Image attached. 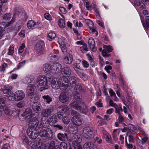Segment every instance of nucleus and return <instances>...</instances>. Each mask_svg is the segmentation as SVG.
Masks as SVG:
<instances>
[{
	"label": "nucleus",
	"instance_id": "obj_13",
	"mask_svg": "<svg viewBox=\"0 0 149 149\" xmlns=\"http://www.w3.org/2000/svg\"><path fill=\"white\" fill-rule=\"evenodd\" d=\"M44 44L43 41H40L38 42L36 46V49L38 54H41L44 50Z\"/></svg>",
	"mask_w": 149,
	"mask_h": 149
},
{
	"label": "nucleus",
	"instance_id": "obj_58",
	"mask_svg": "<svg viewBox=\"0 0 149 149\" xmlns=\"http://www.w3.org/2000/svg\"><path fill=\"white\" fill-rule=\"evenodd\" d=\"M24 47H25V45L24 44L22 43L19 49V52L22 53L24 50Z\"/></svg>",
	"mask_w": 149,
	"mask_h": 149
},
{
	"label": "nucleus",
	"instance_id": "obj_18",
	"mask_svg": "<svg viewBox=\"0 0 149 149\" xmlns=\"http://www.w3.org/2000/svg\"><path fill=\"white\" fill-rule=\"evenodd\" d=\"M72 139V140H73L72 143L74 145L76 144H78L81 141V136L79 134H73Z\"/></svg>",
	"mask_w": 149,
	"mask_h": 149
},
{
	"label": "nucleus",
	"instance_id": "obj_5",
	"mask_svg": "<svg viewBox=\"0 0 149 149\" xmlns=\"http://www.w3.org/2000/svg\"><path fill=\"white\" fill-rule=\"evenodd\" d=\"M36 84L38 86H42L39 90L40 92L47 89L48 87L47 77L44 75H41L38 76Z\"/></svg>",
	"mask_w": 149,
	"mask_h": 149
},
{
	"label": "nucleus",
	"instance_id": "obj_10",
	"mask_svg": "<svg viewBox=\"0 0 149 149\" xmlns=\"http://www.w3.org/2000/svg\"><path fill=\"white\" fill-rule=\"evenodd\" d=\"M33 115L32 110L29 108H26L25 111L22 113L21 115V116L20 117V119H21V116L24 117V119L26 118H28V119H29L30 118L32 117Z\"/></svg>",
	"mask_w": 149,
	"mask_h": 149
},
{
	"label": "nucleus",
	"instance_id": "obj_54",
	"mask_svg": "<svg viewBox=\"0 0 149 149\" xmlns=\"http://www.w3.org/2000/svg\"><path fill=\"white\" fill-rule=\"evenodd\" d=\"M126 135L129 137V142L130 143L132 142L134 140L133 136L130 135V134H129V132H127Z\"/></svg>",
	"mask_w": 149,
	"mask_h": 149
},
{
	"label": "nucleus",
	"instance_id": "obj_38",
	"mask_svg": "<svg viewBox=\"0 0 149 149\" xmlns=\"http://www.w3.org/2000/svg\"><path fill=\"white\" fill-rule=\"evenodd\" d=\"M6 98L4 97L0 96V108L2 109L3 106V104H4L5 102Z\"/></svg>",
	"mask_w": 149,
	"mask_h": 149
},
{
	"label": "nucleus",
	"instance_id": "obj_29",
	"mask_svg": "<svg viewBox=\"0 0 149 149\" xmlns=\"http://www.w3.org/2000/svg\"><path fill=\"white\" fill-rule=\"evenodd\" d=\"M37 149H45L46 145L45 144L42 142L38 141L36 142Z\"/></svg>",
	"mask_w": 149,
	"mask_h": 149
},
{
	"label": "nucleus",
	"instance_id": "obj_9",
	"mask_svg": "<svg viewBox=\"0 0 149 149\" xmlns=\"http://www.w3.org/2000/svg\"><path fill=\"white\" fill-rule=\"evenodd\" d=\"M1 89L4 94H8V95L13 96V93L11 91L12 87L11 86L8 85H3L1 86Z\"/></svg>",
	"mask_w": 149,
	"mask_h": 149
},
{
	"label": "nucleus",
	"instance_id": "obj_32",
	"mask_svg": "<svg viewBox=\"0 0 149 149\" xmlns=\"http://www.w3.org/2000/svg\"><path fill=\"white\" fill-rule=\"evenodd\" d=\"M44 100L48 104H49L52 101V98L49 95H45L42 96Z\"/></svg>",
	"mask_w": 149,
	"mask_h": 149
},
{
	"label": "nucleus",
	"instance_id": "obj_25",
	"mask_svg": "<svg viewBox=\"0 0 149 149\" xmlns=\"http://www.w3.org/2000/svg\"><path fill=\"white\" fill-rule=\"evenodd\" d=\"M28 146L29 149H37L36 143L32 141H29L28 143Z\"/></svg>",
	"mask_w": 149,
	"mask_h": 149
},
{
	"label": "nucleus",
	"instance_id": "obj_35",
	"mask_svg": "<svg viewBox=\"0 0 149 149\" xmlns=\"http://www.w3.org/2000/svg\"><path fill=\"white\" fill-rule=\"evenodd\" d=\"M119 115V116L118 119V120L120 123H122L124 122V118L121 115L120 112H119V111H118L116 112Z\"/></svg>",
	"mask_w": 149,
	"mask_h": 149
},
{
	"label": "nucleus",
	"instance_id": "obj_31",
	"mask_svg": "<svg viewBox=\"0 0 149 149\" xmlns=\"http://www.w3.org/2000/svg\"><path fill=\"white\" fill-rule=\"evenodd\" d=\"M49 121L52 123H55L57 121V119L56 116L55 115L53 114H51L49 118Z\"/></svg>",
	"mask_w": 149,
	"mask_h": 149
},
{
	"label": "nucleus",
	"instance_id": "obj_4",
	"mask_svg": "<svg viewBox=\"0 0 149 149\" xmlns=\"http://www.w3.org/2000/svg\"><path fill=\"white\" fill-rule=\"evenodd\" d=\"M70 86L71 89L74 90L76 92H83L84 91L82 87L79 84V79L76 77L73 76L70 77L69 79Z\"/></svg>",
	"mask_w": 149,
	"mask_h": 149
},
{
	"label": "nucleus",
	"instance_id": "obj_1",
	"mask_svg": "<svg viewBox=\"0 0 149 149\" xmlns=\"http://www.w3.org/2000/svg\"><path fill=\"white\" fill-rule=\"evenodd\" d=\"M27 132L28 135L32 139H36L38 135L49 140L52 139L54 137L53 131L50 128H47L46 130H41L38 133L36 128H28Z\"/></svg>",
	"mask_w": 149,
	"mask_h": 149
},
{
	"label": "nucleus",
	"instance_id": "obj_42",
	"mask_svg": "<svg viewBox=\"0 0 149 149\" xmlns=\"http://www.w3.org/2000/svg\"><path fill=\"white\" fill-rule=\"evenodd\" d=\"M88 44L90 47H93V46H95V42L93 39L91 38L88 40Z\"/></svg>",
	"mask_w": 149,
	"mask_h": 149
},
{
	"label": "nucleus",
	"instance_id": "obj_24",
	"mask_svg": "<svg viewBox=\"0 0 149 149\" xmlns=\"http://www.w3.org/2000/svg\"><path fill=\"white\" fill-rule=\"evenodd\" d=\"M58 57L57 55L55 53L49 55V59L51 62L53 61H56L58 60Z\"/></svg>",
	"mask_w": 149,
	"mask_h": 149
},
{
	"label": "nucleus",
	"instance_id": "obj_14",
	"mask_svg": "<svg viewBox=\"0 0 149 149\" xmlns=\"http://www.w3.org/2000/svg\"><path fill=\"white\" fill-rule=\"evenodd\" d=\"M53 111V107H51L48 108L42 109L41 115L43 117H48Z\"/></svg>",
	"mask_w": 149,
	"mask_h": 149
},
{
	"label": "nucleus",
	"instance_id": "obj_30",
	"mask_svg": "<svg viewBox=\"0 0 149 149\" xmlns=\"http://www.w3.org/2000/svg\"><path fill=\"white\" fill-rule=\"evenodd\" d=\"M118 129H114L112 132V137L113 139L115 141H117L118 136V135L119 133L117 132Z\"/></svg>",
	"mask_w": 149,
	"mask_h": 149
},
{
	"label": "nucleus",
	"instance_id": "obj_64",
	"mask_svg": "<svg viewBox=\"0 0 149 149\" xmlns=\"http://www.w3.org/2000/svg\"><path fill=\"white\" fill-rule=\"evenodd\" d=\"M97 63L95 61L93 60L90 62V65L92 67H95L97 65Z\"/></svg>",
	"mask_w": 149,
	"mask_h": 149
},
{
	"label": "nucleus",
	"instance_id": "obj_44",
	"mask_svg": "<svg viewBox=\"0 0 149 149\" xmlns=\"http://www.w3.org/2000/svg\"><path fill=\"white\" fill-rule=\"evenodd\" d=\"M56 36V34L54 33H49L48 34V39L49 40H51Z\"/></svg>",
	"mask_w": 149,
	"mask_h": 149
},
{
	"label": "nucleus",
	"instance_id": "obj_16",
	"mask_svg": "<svg viewBox=\"0 0 149 149\" xmlns=\"http://www.w3.org/2000/svg\"><path fill=\"white\" fill-rule=\"evenodd\" d=\"M71 120L74 124L78 126H80L82 123L81 115L77 116V117H73Z\"/></svg>",
	"mask_w": 149,
	"mask_h": 149
},
{
	"label": "nucleus",
	"instance_id": "obj_26",
	"mask_svg": "<svg viewBox=\"0 0 149 149\" xmlns=\"http://www.w3.org/2000/svg\"><path fill=\"white\" fill-rule=\"evenodd\" d=\"M61 110L64 112L66 115L69 114V108L68 106L65 104H63L61 106Z\"/></svg>",
	"mask_w": 149,
	"mask_h": 149
},
{
	"label": "nucleus",
	"instance_id": "obj_52",
	"mask_svg": "<svg viewBox=\"0 0 149 149\" xmlns=\"http://www.w3.org/2000/svg\"><path fill=\"white\" fill-rule=\"evenodd\" d=\"M44 17L47 19L48 20H51L52 18L51 15L48 13H46L44 15Z\"/></svg>",
	"mask_w": 149,
	"mask_h": 149
},
{
	"label": "nucleus",
	"instance_id": "obj_37",
	"mask_svg": "<svg viewBox=\"0 0 149 149\" xmlns=\"http://www.w3.org/2000/svg\"><path fill=\"white\" fill-rule=\"evenodd\" d=\"M58 24L59 26L61 28H63L65 27V24L64 20L62 19H60L58 22Z\"/></svg>",
	"mask_w": 149,
	"mask_h": 149
},
{
	"label": "nucleus",
	"instance_id": "obj_57",
	"mask_svg": "<svg viewBox=\"0 0 149 149\" xmlns=\"http://www.w3.org/2000/svg\"><path fill=\"white\" fill-rule=\"evenodd\" d=\"M74 68V69L76 71H77V69H81V67H80L79 63H75L73 65Z\"/></svg>",
	"mask_w": 149,
	"mask_h": 149
},
{
	"label": "nucleus",
	"instance_id": "obj_43",
	"mask_svg": "<svg viewBox=\"0 0 149 149\" xmlns=\"http://www.w3.org/2000/svg\"><path fill=\"white\" fill-rule=\"evenodd\" d=\"M25 105V103L24 101H21L17 103L16 106L19 108L24 107Z\"/></svg>",
	"mask_w": 149,
	"mask_h": 149
},
{
	"label": "nucleus",
	"instance_id": "obj_36",
	"mask_svg": "<svg viewBox=\"0 0 149 149\" xmlns=\"http://www.w3.org/2000/svg\"><path fill=\"white\" fill-rule=\"evenodd\" d=\"M14 47L13 45H11L8 49L7 54L8 55H13L14 52Z\"/></svg>",
	"mask_w": 149,
	"mask_h": 149
},
{
	"label": "nucleus",
	"instance_id": "obj_41",
	"mask_svg": "<svg viewBox=\"0 0 149 149\" xmlns=\"http://www.w3.org/2000/svg\"><path fill=\"white\" fill-rule=\"evenodd\" d=\"M60 47L62 52L64 54H66L67 52V49L65 44L63 43H61L60 45Z\"/></svg>",
	"mask_w": 149,
	"mask_h": 149
},
{
	"label": "nucleus",
	"instance_id": "obj_62",
	"mask_svg": "<svg viewBox=\"0 0 149 149\" xmlns=\"http://www.w3.org/2000/svg\"><path fill=\"white\" fill-rule=\"evenodd\" d=\"M146 24L145 26L146 27L149 28V16H147L146 17Z\"/></svg>",
	"mask_w": 149,
	"mask_h": 149
},
{
	"label": "nucleus",
	"instance_id": "obj_56",
	"mask_svg": "<svg viewBox=\"0 0 149 149\" xmlns=\"http://www.w3.org/2000/svg\"><path fill=\"white\" fill-rule=\"evenodd\" d=\"M125 145L127 146V148L129 149H132L133 147V145L131 143H128L127 141V139L125 138Z\"/></svg>",
	"mask_w": 149,
	"mask_h": 149
},
{
	"label": "nucleus",
	"instance_id": "obj_39",
	"mask_svg": "<svg viewBox=\"0 0 149 149\" xmlns=\"http://www.w3.org/2000/svg\"><path fill=\"white\" fill-rule=\"evenodd\" d=\"M73 95L74 96V98L75 99L78 101L80 100L81 98V96L78 92H73Z\"/></svg>",
	"mask_w": 149,
	"mask_h": 149
},
{
	"label": "nucleus",
	"instance_id": "obj_6",
	"mask_svg": "<svg viewBox=\"0 0 149 149\" xmlns=\"http://www.w3.org/2000/svg\"><path fill=\"white\" fill-rule=\"evenodd\" d=\"M93 129L89 127H84L83 129V135L86 139H89L92 138L94 136Z\"/></svg>",
	"mask_w": 149,
	"mask_h": 149
},
{
	"label": "nucleus",
	"instance_id": "obj_8",
	"mask_svg": "<svg viewBox=\"0 0 149 149\" xmlns=\"http://www.w3.org/2000/svg\"><path fill=\"white\" fill-rule=\"evenodd\" d=\"M104 49L102 50V54L103 56L105 57H108L110 56L109 54H107L112 51L113 49L112 47L110 45H104L103 46Z\"/></svg>",
	"mask_w": 149,
	"mask_h": 149
},
{
	"label": "nucleus",
	"instance_id": "obj_23",
	"mask_svg": "<svg viewBox=\"0 0 149 149\" xmlns=\"http://www.w3.org/2000/svg\"><path fill=\"white\" fill-rule=\"evenodd\" d=\"M129 131L127 132H129V134H135L136 132V128L133 125L129 124L128 126Z\"/></svg>",
	"mask_w": 149,
	"mask_h": 149
},
{
	"label": "nucleus",
	"instance_id": "obj_20",
	"mask_svg": "<svg viewBox=\"0 0 149 149\" xmlns=\"http://www.w3.org/2000/svg\"><path fill=\"white\" fill-rule=\"evenodd\" d=\"M62 74L65 76H68L71 74V70L69 68L65 67L62 69L61 72Z\"/></svg>",
	"mask_w": 149,
	"mask_h": 149
},
{
	"label": "nucleus",
	"instance_id": "obj_48",
	"mask_svg": "<svg viewBox=\"0 0 149 149\" xmlns=\"http://www.w3.org/2000/svg\"><path fill=\"white\" fill-rule=\"evenodd\" d=\"M84 4L85 5L87 9L90 10L91 9V7L90 6L89 2L88 0H84Z\"/></svg>",
	"mask_w": 149,
	"mask_h": 149
},
{
	"label": "nucleus",
	"instance_id": "obj_34",
	"mask_svg": "<svg viewBox=\"0 0 149 149\" xmlns=\"http://www.w3.org/2000/svg\"><path fill=\"white\" fill-rule=\"evenodd\" d=\"M7 26V24L6 22H2L0 24V31L4 32V30Z\"/></svg>",
	"mask_w": 149,
	"mask_h": 149
},
{
	"label": "nucleus",
	"instance_id": "obj_60",
	"mask_svg": "<svg viewBox=\"0 0 149 149\" xmlns=\"http://www.w3.org/2000/svg\"><path fill=\"white\" fill-rule=\"evenodd\" d=\"M1 149H10L8 144L6 143L2 146Z\"/></svg>",
	"mask_w": 149,
	"mask_h": 149
},
{
	"label": "nucleus",
	"instance_id": "obj_2",
	"mask_svg": "<svg viewBox=\"0 0 149 149\" xmlns=\"http://www.w3.org/2000/svg\"><path fill=\"white\" fill-rule=\"evenodd\" d=\"M69 82V80L66 78L60 77L58 79L54 77L52 79L51 86L54 89L60 88L63 91L66 89L70 86Z\"/></svg>",
	"mask_w": 149,
	"mask_h": 149
},
{
	"label": "nucleus",
	"instance_id": "obj_47",
	"mask_svg": "<svg viewBox=\"0 0 149 149\" xmlns=\"http://www.w3.org/2000/svg\"><path fill=\"white\" fill-rule=\"evenodd\" d=\"M104 137L105 138L106 141L109 143L112 144L113 143V142L112 141L111 139V137L109 134L108 135H105Z\"/></svg>",
	"mask_w": 149,
	"mask_h": 149
},
{
	"label": "nucleus",
	"instance_id": "obj_61",
	"mask_svg": "<svg viewBox=\"0 0 149 149\" xmlns=\"http://www.w3.org/2000/svg\"><path fill=\"white\" fill-rule=\"evenodd\" d=\"M82 63L84 66L86 68H87L89 66V64L87 61L84 60L82 61Z\"/></svg>",
	"mask_w": 149,
	"mask_h": 149
},
{
	"label": "nucleus",
	"instance_id": "obj_21",
	"mask_svg": "<svg viewBox=\"0 0 149 149\" xmlns=\"http://www.w3.org/2000/svg\"><path fill=\"white\" fill-rule=\"evenodd\" d=\"M58 139L62 141H66L68 140V134L66 133H59L57 135Z\"/></svg>",
	"mask_w": 149,
	"mask_h": 149
},
{
	"label": "nucleus",
	"instance_id": "obj_51",
	"mask_svg": "<svg viewBox=\"0 0 149 149\" xmlns=\"http://www.w3.org/2000/svg\"><path fill=\"white\" fill-rule=\"evenodd\" d=\"M79 76L84 81H86L88 79V77L84 73H80Z\"/></svg>",
	"mask_w": 149,
	"mask_h": 149
},
{
	"label": "nucleus",
	"instance_id": "obj_49",
	"mask_svg": "<svg viewBox=\"0 0 149 149\" xmlns=\"http://www.w3.org/2000/svg\"><path fill=\"white\" fill-rule=\"evenodd\" d=\"M60 149H67V144L65 142H61L60 145Z\"/></svg>",
	"mask_w": 149,
	"mask_h": 149
},
{
	"label": "nucleus",
	"instance_id": "obj_3",
	"mask_svg": "<svg viewBox=\"0 0 149 149\" xmlns=\"http://www.w3.org/2000/svg\"><path fill=\"white\" fill-rule=\"evenodd\" d=\"M43 69L46 73L56 74L61 71L62 65L61 64L57 62L51 65L49 64L45 63L43 65Z\"/></svg>",
	"mask_w": 149,
	"mask_h": 149
},
{
	"label": "nucleus",
	"instance_id": "obj_46",
	"mask_svg": "<svg viewBox=\"0 0 149 149\" xmlns=\"http://www.w3.org/2000/svg\"><path fill=\"white\" fill-rule=\"evenodd\" d=\"M3 18L5 20L9 21L11 18V15L10 13H6L3 15Z\"/></svg>",
	"mask_w": 149,
	"mask_h": 149
},
{
	"label": "nucleus",
	"instance_id": "obj_12",
	"mask_svg": "<svg viewBox=\"0 0 149 149\" xmlns=\"http://www.w3.org/2000/svg\"><path fill=\"white\" fill-rule=\"evenodd\" d=\"M28 121L31 124V126L29 128H37L39 123V121L37 117H32Z\"/></svg>",
	"mask_w": 149,
	"mask_h": 149
},
{
	"label": "nucleus",
	"instance_id": "obj_63",
	"mask_svg": "<svg viewBox=\"0 0 149 149\" xmlns=\"http://www.w3.org/2000/svg\"><path fill=\"white\" fill-rule=\"evenodd\" d=\"M134 5L135 6H139L141 4V3L139 0H135L134 2Z\"/></svg>",
	"mask_w": 149,
	"mask_h": 149
},
{
	"label": "nucleus",
	"instance_id": "obj_22",
	"mask_svg": "<svg viewBox=\"0 0 149 149\" xmlns=\"http://www.w3.org/2000/svg\"><path fill=\"white\" fill-rule=\"evenodd\" d=\"M73 61L72 55L69 54L67 56L65 57L63 59V62L67 64H70Z\"/></svg>",
	"mask_w": 149,
	"mask_h": 149
},
{
	"label": "nucleus",
	"instance_id": "obj_59",
	"mask_svg": "<svg viewBox=\"0 0 149 149\" xmlns=\"http://www.w3.org/2000/svg\"><path fill=\"white\" fill-rule=\"evenodd\" d=\"M47 123H46L45 122L44 123L42 121L40 124V127L45 128L47 127Z\"/></svg>",
	"mask_w": 149,
	"mask_h": 149
},
{
	"label": "nucleus",
	"instance_id": "obj_19",
	"mask_svg": "<svg viewBox=\"0 0 149 149\" xmlns=\"http://www.w3.org/2000/svg\"><path fill=\"white\" fill-rule=\"evenodd\" d=\"M41 107L39 102H35L32 105V109L36 113H39L41 110Z\"/></svg>",
	"mask_w": 149,
	"mask_h": 149
},
{
	"label": "nucleus",
	"instance_id": "obj_50",
	"mask_svg": "<svg viewBox=\"0 0 149 149\" xmlns=\"http://www.w3.org/2000/svg\"><path fill=\"white\" fill-rule=\"evenodd\" d=\"M63 123L65 124H68L70 121V119L67 116L64 117L62 119Z\"/></svg>",
	"mask_w": 149,
	"mask_h": 149
},
{
	"label": "nucleus",
	"instance_id": "obj_15",
	"mask_svg": "<svg viewBox=\"0 0 149 149\" xmlns=\"http://www.w3.org/2000/svg\"><path fill=\"white\" fill-rule=\"evenodd\" d=\"M70 105L71 107H73L75 109L77 110H80L81 109V107L84 105L83 103H81L80 102H75L73 101L70 103Z\"/></svg>",
	"mask_w": 149,
	"mask_h": 149
},
{
	"label": "nucleus",
	"instance_id": "obj_40",
	"mask_svg": "<svg viewBox=\"0 0 149 149\" xmlns=\"http://www.w3.org/2000/svg\"><path fill=\"white\" fill-rule=\"evenodd\" d=\"M3 110L4 113L7 115L10 116L12 111L6 107H3Z\"/></svg>",
	"mask_w": 149,
	"mask_h": 149
},
{
	"label": "nucleus",
	"instance_id": "obj_17",
	"mask_svg": "<svg viewBox=\"0 0 149 149\" xmlns=\"http://www.w3.org/2000/svg\"><path fill=\"white\" fill-rule=\"evenodd\" d=\"M35 86L34 85L30 84L29 85L26 89V92L29 96L33 95L34 93Z\"/></svg>",
	"mask_w": 149,
	"mask_h": 149
},
{
	"label": "nucleus",
	"instance_id": "obj_7",
	"mask_svg": "<svg viewBox=\"0 0 149 149\" xmlns=\"http://www.w3.org/2000/svg\"><path fill=\"white\" fill-rule=\"evenodd\" d=\"M70 96V95L68 93L62 92L59 96V100L62 103H65L69 100Z\"/></svg>",
	"mask_w": 149,
	"mask_h": 149
},
{
	"label": "nucleus",
	"instance_id": "obj_27",
	"mask_svg": "<svg viewBox=\"0 0 149 149\" xmlns=\"http://www.w3.org/2000/svg\"><path fill=\"white\" fill-rule=\"evenodd\" d=\"M37 23L33 20L29 21L27 23V27L29 29L34 28V27Z\"/></svg>",
	"mask_w": 149,
	"mask_h": 149
},
{
	"label": "nucleus",
	"instance_id": "obj_33",
	"mask_svg": "<svg viewBox=\"0 0 149 149\" xmlns=\"http://www.w3.org/2000/svg\"><path fill=\"white\" fill-rule=\"evenodd\" d=\"M110 105L116 109L115 112L119 111V109H118V106L116 103H114L113 102L112 100H111L109 101Z\"/></svg>",
	"mask_w": 149,
	"mask_h": 149
},
{
	"label": "nucleus",
	"instance_id": "obj_28",
	"mask_svg": "<svg viewBox=\"0 0 149 149\" xmlns=\"http://www.w3.org/2000/svg\"><path fill=\"white\" fill-rule=\"evenodd\" d=\"M86 26H88L89 29H91L93 27L94 24L92 21L89 19H87L85 21Z\"/></svg>",
	"mask_w": 149,
	"mask_h": 149
},
{
	"label": "nucleus",
	"instance_id": "obj_53",
	"mask_svg": "<svg viewBox=\"0 0 149 149\" xmlns=\"http://www.w3.org/2000/svg\"><path fill=\"white\" fill-rule=\"evenodd\" d=\"M55 145V142L53 141H52L50 142L49 147V149H54Z\"/></svg>",
	"mask_w": 149,
	"mask_h": 149
},
{
	"label": "nucleus",
	"instance_id": "obj_45",
	"mask_svg": "<svg viewBox=\"0 0 149 149\" xmlns=\"http://www.w3.org/2000/svg\"><path fill=\"white\" fill-rule=\"evenodd\" d=\"M91 144L90 142L85 143L83 146L84 149H91L92 148Z\"/></svg>",
	"mask_w": 149,
	"mask_h": 149
},
{
	"label": "nucleus",
	"instance_id": "obj_55",
	"mask_svg": "<svg viewBox=\"0 0 149 149\" xmlns=\"http://www.w3.org/2000/svg\"><path fill=\"white\" fill-rule=\"evenodd\" d=\"M71 114L73 116V117H77V116H79L80 115L79 113L74 110H72V111Z\"/></svg>",
	"mask_w": 149,
	"mask_h": 149
},
{
	"label": "nucleus",
	"instance_id": "obj_11",
	"mask_svg": "<svg viewBox=\"0 0 149 149\" xmlns=\"http://www.w3.org/2000/svg\"><path fill=\"white\" fill-rule=\"evenodd\" d=\"M14 98L17 101L22 100L25 97L24 92L22 90H19L16 91L14 95Z\"/></svg>",
	"mask_w": 149,
	"mask_h": 149
}]
</instances>
